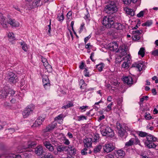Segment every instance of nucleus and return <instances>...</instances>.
<instances>
[{
	"label": "nucleus",
	"mask_w": 158,
	"mask_h": 158,
	"mask_svg": "<svg viewBox=\"0 0 158 158\" xmlns=\"http://www.w3.org/2000/svg\"><path fill=\"white\" fill-rule=\"evenodd\" d=\"M108 4L106 6L105 12L108 14H112L118 10L117 5L118 4V0H109Z\"/></svg>",
	"instance_id": "f257e3e1"
},
{
	"label": "nucleus",
	"mask_w": 158,
	"mask_h": 158,
	"mask_svg": "<svg viewBox=\"0 0 158 158\" xmlns=\"http://www.w3.org/2000/svg\"><path fill=\"white\" fill-rule=\"evenodd\" d=\"M114 18L111 16H105L102 20L103 24L107 28H111L114 23Z\"/></svg>",
	"instance_id": "f03ea898"
},
{
	"label": "nucleus",
	"mask_w": 158,
	"mask_h": 158,
	"mask_svg": "<svg viewBox=\"0 0 158 158\" xmlns=\"http://www.w3.org/2000/svg\"><path fill=\"white\" fill-rule=\"evenodd\" d=\"M6 77L9 82L14 84L16 83L18 80L16 74L11 72H8Z\"/></svg>",
	"instance_id": "7ed1b4c3"
},
{
	"label": "nucleus",
	"mask_w": 158,
	"mask_h": 158,
	"mask_svg": "<svg viewBox=\"0 0 158 158\" xmlns=\"http://www.w3.org/2000/svg\"><path fill=\"white\" fill-rule=\"evenodd\" d=\"M101 132L103 136L112 137L114 135L113 130L109 127H107L105 129L101 130Z\"/></svg>",
	"instance_id": "20e7f679"
},
{
	"label": "nucleus",
	"mask_w": 158,
	"mask_h": 158,
	"mask_svg": "<svg viewBox=\"0 0 158 158\" xmlns=\"http://www.w3.org/2000/svg\"><path fill=\"white\" fill-rule=\"evenodd\" d=\"M34 109V106L33 104L28 106L23 113L24 118H26L31 113Z\"/></svg>",
	"instance_id": "39448f33"
},
{
	"label": "nucleus",
	"mask_w": 158,
	"mask_h": 158,
	"mask_svg": "<svg viewBox=\"0 0 158 158\" xmlns=\"http://www.w3.org/2000/svg\"><path fill=\"white\" fill-rule=\"evenodd\" d=\"M115 148V144L113 143H109L105 144L103 147V149L104 152L108 153L114 149Z\"/></svg>",
	"instance_id": "423d86ee"
},
{
	"label": "nucleus",
	"mask_w": 158,
	"mask_h": 158,
	"mask_svg": "<svg viewBox=\"0 0 158 158\" xmlns=\"http://www.w3.org/2000/svg\"><path fill=\"white\" fill-rule=\"evenodd\" d=\"M117 128L118 129V133L120 137H122L124 136V135H125L126 130H127V128L128 127H125V130H124L123 127L122 125H121L119 123L117 124Z\"/></svg>",
	"instance_id": "0eeeda50"
},
{
	"label": "nucleus",
	"mask_w": 158,
	"mask_h": 158,
	"mask_svg": "<svg viewBox=\"0 0 158 158\" xmlns=\"http://www.w3.org/2000/svg\"><path fill=\"white\" fill-rule=\"evenodd\" d=\"M68 148L69 147H67V146L64 145H58L56 148L57 152L55 151L53 152V153L55 155H57L58 152H61L64 151L66 152L69 151Z\"/></svg>",
	"instance_id": "6e6552de"
},
{
	"label": "nucleus",
	"mask_w": 158,
	"mask_h": 158,
	"mask_svg": "<svg viewBox=\"0 0 158 158\" xmlns=\"http://www.w3.org/2000/svg\"><path fill=\"white\" fill-rule=\"evenodd\" d=\"M131 59V57L130 54H127L125 57L122 58V60L127 61V62H124L122 65V67L124 68H128L129 67V63L128 62Z\"/></svg>",
	"instance_id": "1a4fd4ad"
},
{
	"label": "nucleus",
	"mask_w": 158,
	"mask_h": 158,
	"mask_svg": "<svg viewBox=\"0 0 158 158\" xmlns=\"http://www.w3.org/2000/svg\"><path fill=\"white\" fill-rule=\"evenodd\" d=\"M8 94V88L7 87H5L0 91V98L4 99L6 98Z\"/></svg>",
	"instance_id": "9d476101"
},
{
	"label": "nucleus",
	"mask_w": 158,
	"mask_h": 158,
	"mask_svg": "<svg viewBox=\"0 0 158 158\" xmlns=\"http://www.w3.org/2000/svg\"><path fill=\"white\" fill-rule=\"evenodd\" d=\"M7 23L13 27H18L19 26V23L16 22L14 19L11 18L9 16H8Z\"/></svg>",
	"instance_id": "9b49d317"
},
{
	"label": "nucleus",
	"mask_w": 158,
	"mask_h": 158,
	"mask_svg": "<svg viewBox=\"0 0 158 158\" xmlns=\"http://www.w3.org/2000/svg\"><path fill=\"white\" fill-rule=\"evenodd\" d=\"M44 145L48 150L51 152H54V147L52 145L49 141H45L43 142Z\"/></svg>",
	"instance_id": "f8f14e48"
},
{
	"label": "nucleus",
	"mask_w": 158,
	"mask_h": 158,
	"mask_svg": "<svg viewBox=\"0 0 158 158\" xmlns=\"http://www.w3.org/2000/svg\"><path fill=\"white\" fill-rule=\"evenodd\" d=\"M123 80L125 83L130 85H131L135 83L136 82V81L134 82L131 77L129 76L123 77Z\"/></svg>",
	"instance_id": "ddd939ff"
},
{
	"label": "nucleus",
	"mask_w": 158,
	"mask_h": 158,
	"mask_svg": "<svg viewBox=\"0 0 158 158\" xmlns=\"http://www.w3.org/2000/svg\"><path fill=\"white\" fill-rule=\"evenodd\" d=\"M5 20V17L2 13H0V23L4 28H6L7 27L6 22Z\"/></svg>",
	"instance_id": "4468645a"
},
{
	"label": "nucleus",
	"mask_w": 158,
	"mask_h": 158,
	"mask_svg": "<svg viewBox=\"0 0 158 158\" xmlns=\"http://www.w3.org/2000/svg\"><path fill=\"white\" fill-rule=\"evenodd\" d=\"M92 139L90 138L85 139L83 141L85 147L88 149L91 147L92 146Z\"/></svg>",
	"instance_id": "2eb2a0df"
},
{
	"label": "nucleus",
	"mask_w": 158,
	"mask_h": 158,
	"mask_svg": "<svg viewBox=\"0 0 158 158\" xmlns=\"http://www.w3.org/2000/svg\"><path fill=\"white\" fill-rule=\"evenodd\" d=\"M42 80L43 83L44 88L45 89H48L50 85L48 77L47 76H45L43 78Z\"/></svg>",
	"instance_id": "dca6fc26"
},
{
	"label": "nucleus",
	"mask_w": 158,
	"mask_h": 158,
	"mask_svg": "<svg viewBox=\"0 0 158 158\" xmlns=\"http://www.w3.org/2000/svg\"><path fill=\"white\" fill-rule=\"evenodd\" d=\"M35 154L39 156L42 155L44 152L43 147L41 145H39L36 147L35 148Z\"/></svg>",
	"instance_id": "f3484780"
},
{
	"label": "nucleus",
	"mask_w": 158,
	"mask_h": 158,
	"mask_svg": "<svg viewBox=\"0 0 158 158\" xmlns=\"http://www.w3.org/2000/svg\"><path fill=\"white\" fill-rule=\"evenodd\" d=\"M57 124V123L55 122L52 123L46 127L45 131L46 132H50L52 131L56 127Z\"/></svg>",
	"instance_id": "a211bd4d"
},
{
	"label": "nucleus",
	"mask_w": 158,
	"mask_h": 158,
	"mask_svg": "<svg viewBox=\"0 0 158 158\" xmlns=\"http://www.w3.org/2000/svg\"><path fill=\"white\" fill-rule=\"evenodd\" d=\"M132 66L133 67L137 68L138 69L139 71H140L142 70L143 64L142 63L138 62L133 64Z\"/></svg>",
	"instance_id": "6ab92c4d"
},
{
	"label": "nucleus",
	"mask_w": 158,
	"mask_h": 158,
	"mask_svg": "<svg viewBox=\"0 0 158 158\" xmlns=\"http://www.w3.org/2000/svg\"><path fill=\"white\" fill-rule=\"evenodd\" d=\"M44 121V118L42 117H39L33 125L34 127H38Z\"/></svg>",
	"instance_id": "aec40b11"
},
{
	"label": "nucleus",
	"mask_w": 158,
	"mask_h": 158,
	"mask_svg": "<svg viewBox=\"0 0 158 158\" xmlns=\"http://www.w3.org/2000/svg\"><path fill=\"white\" fill-rule=\"evenodd\" d=\"M146 138L147 140V143L149 142L156 141V138L151 135H147Z\"/></svg>",
	"instance_id": "412c9836"
},
{
	"label": "nucleus",
	"mask_w": 158,
	"mask_h": 158,
	"mask_svg": "<svg viewBox=\"0 0 158 158\" xmlns=\"http://www.w3.org/2000/svg\"><path fill=\"white\" fill-rule=\"evenodd\" d=\"M111 28H114L118 30L122 29L123 25L120 23H116L113 24Z\"/></svg>",
	"instance_id": "4be33fe9"
},
{
	"label": "nucleus",
	"mask_w": 158,
	"mask_h": 158,
	"mask_svg": "<svg viewBox=\"0 0 158 158\" xmlns=\"http://www.w3.org/2000/svg\"><path fill=\"white\" fill-rule=\"evenodd\" d=\"M118 47L117 44L115 42H112L110 45V50L113 51H116L118 49Z\"/></svg>",
	"instance_id": "5701e85b"
},
{
	"label": "nucleus",
	"mask_w": 158,
	"mask_h": 158,
	"mask_svg": "<svg viewBox=\"0 0 158 158\" xmlns=\"http://www.w3.org/2000/svg\"><path fill=\"white\" fill-rule=\"evenodd\" d=\"M118 52H119L120 54V56H123L127 55V52L125 49L122 47H120L118 49L117 51Z\"/></svg>",
	"instance_id": "b1692460"
},
{
	"label": "nucleus",
	"mask_w": 158,
	"mask_h": 158,
	"mask_svg": "<svg viewBox=\"0 0 158 158\" xmlns=\"http://www.w3.org/2000/svg\"><path fill=\"white\" fill-rule=\"evenodd\" d=\"M35 146V144L34 142L29 143H27V145L23 146L22 148L25 149L27 148H31L33 147H34Z\"/></svg>",
	"instance_id": "393cba45"
},
{
	"label": "nucleus",
	"mask_w": 158,
	"mask_h": 158,
	"mask_svg": "<svg viewBox=\"0 0 158 158\" xmlns=\"http://www.w3.org/2000/svg\"><path fill=\"white\" fill-rule=\"evenodd\" d=\"M100 140V139L99 134L98 133H95L94 135V139L92 141L94 143H96L97 142H98Z\"/></svg>",
	"instance_id": "a878e982"
},
{
	"label": "nucleus",
	"mask_w": 158,
	"mask_h": 158,
	"mask_svg": "<svg viewBox=\"0 0 158 158\" xmlns=\"http://www.w3.org/2000/svg\"><path fill=\"white\" fill-rule=\"evenodd\" d=\"M138 0H123V3L126 5H129L132 2L135 3H136Z\"/></svg>",
	"instance_id": "bb28decb"
},
{
	"label": "nucleus",
	"mask_w": 158,
	"mask_h": 158,
	"mask_svg": "<svg viewBox=\"0 0 158 158\" xmlns=\"http://www.w3.org/2000/svg\"><path fill=\"white\" fill-rule=\"evenodd\" d=\"M20 45L22 46V49L25 52H27L28 50L27 45L23 41L20 43Z\"/></svg>",
	"instance_id": "cd10ccee"
},
{
	"label": "nucleus",
	"mask_w": 158,
	"mask_h": 158,
	"mask_svg": "<svg viewBox=\"0 0 158 158\" xmlns=\"http://www.w3.org/2000/svg\"><path fill=\"white\" fill-rule=\"evenodd\" d=\"M67 147H69V150H70V153H72V154L74 155L76 154V150L73 146L69 145Z\"/></svg>",
	"instance_id": "c85d7f7f"
},
{
	"label": "nucleus",
	"mask_w": 158,
	"mask_h": 158,
	"mask_svg": "<svg viewBox=\"0 0 158 158\" xmlns=\"http://www.w3.org/2000/svg\"><path fill=\"white\" fill-rule=\"evenodd\" d=\"M104 67V64L103 63H101L96 65L97 69L100 72H101L102 71Z\"/></svg>",
	"instance_id": "c756f323"
},
{
	"label": "nucleus",
	"mask_w": 158,
	"mask_h": 158,
	"mask_svg": "<svg viewBox=\"0 0 158 158\" xmlns=\"http://www.w3.org/2000/svg\"><path fill=\"white\" fill-rule=\"evenodd\" d=\"M138 54L139 55H140L142 57H143L145 54V49L143 48H140L138 52Z\"/></svg>",
	"instance_id": "7c9ffc66"
},
{
	"label": "nucleus",
	"mask_w": 158,
	"mask_h": 158,
	"mask_svg": "<svg viewBox=\"0 0 158 158\" xmlns=\"http://www.w3.org/2000/svg\"><path fill=\"white\" fill-rule=\"evenodd\" d=\"M126 11L128 15H130L131 16H133L134 15V12L131 9L127 8L126 9Z\"/></svg>",
	"instance_id": "2f4dec72"
},
{
	"label": "nucleus",
	"mask_w": 158,
	"mask_h": 158,
	"mask_svg": "<svg viewBox=\"0 0 158 158\" xmlns=\"http://www.w3.org/2000/svg\"><path fill=\"white\" fill-rule=\"evenodd\" d=\"M133 139L131 138L128 142L125 143V146L127 147L131 146L134 144Z\"/></svg>",
	"instance_id": "473e14b6"
},
{
	"label": "nucleus",
	"mask_w": 158,
	"mask_h": 158,
	"mask_svg": "<svg viewBox=\"0 0 158 158\" xmlns=\"http://www.w3.org/2000/svg\"><path fill=\"white\" fill-rule=\"evenodd\" d=\"M102 148V146L101 145H98L94 149V153H96L100 151Z\"/></svg>",
	"instance_id": "72a5a7b5"
},
{
	"label": "nucleus",
	"mask_w": 158,
	"mask_h": 158,
	"mask_svg": "<svg viewBox=\"0 0 158 158\" xmlns=\"http://www.w3.org/2000/svg\"><path fill=\"white\" fill-rule=\"evenodd\" d=\"M116 153L119 156H123L125 155V152L122 150H118L116 152Z\"/></svg>",
	"instance_id": "f704fd0d"
},
{
	"label": "nucleus",
	"mask_w": 158,
	"mask_h": 158,
	"mask_svg": "<svg viewBox=\"0 0 158 158\" xmlns=\"http://www.w3.org/2000/svg\"><path fill=\"white\" fill-rule=\"evenodd\" d=\"M57 19L59 21L62 22L64 19L63 14L62 13L61 15L60 14H59L57 15Z\"/></svg>",
	"instance_id": "c9c22d12"
},
{
	"label": "nucleus",
	"mask_w": 158,
	"mask_h": 158,
	"mask_svg": "<svg viewBox=\"0 0 158 158\" xmlns=\"http://www.w3.org/2000/svg\"><path fill=\"white\" fill-rule=\"evenodd\" d=\"M44 158H54L53 154L50 152H48L45 155H44Z\"/></svg>",
	"instance_id": "e433bc0d"
},
{
	"label": "nucleus",
	"mask_w": 158,
	"mask_h": 158,
	"mask_svg": "<svg viewBox=\"0 0 158 158\" xmlns=\"http://www.w3.org/2000/svg\"><path fill=\"white\" fill-rule=\"evenodd\" d=\"M147 146L149 148H154L156 147V145L152 142L148 143Z\"/></svg>",
	"instance_id": "4c0bfd02"
},
{
	"label": "nucleus",
	"mask_w": 158,
	"mask_h": 158,
	"mask_svg": "<svg viewBox=\"0 0 158 158\" xmlns=\"http://www.w3.org/2000/svg\"><path fill=\"white\" fill-rule=\"evenodd\" d=\"M152 24V21H148L146 22L145 23H143L142 24V25L143 26H151Z\"/></svg>",
	"instance_id": "58836bf2"
},
{
	"label": "nucleus",
	"mask_w": 158,
	"mask_h": 158,
	"mask_svg": "<svg viewBox=\"0 0 158 158\" xmlns=\"http://www.w3.org/2000/svg\"><path fill=\"white\" fill-rule=\"evenodd\" d=\"M148 133L140 131L139 133V136L141 137H144L147 136Z\"/></svg>",
	"instance_id": "ea45409f"
},
{
	"label": "nucleus",
	"mask_w": 158,
	"mask_h": 158,
	"mask_svg": "<svg viewBox=\"0 0 158 158\" xmlns=\"http://www.w3.org/2000/svg\"><path fill=\"white\" fill-rule=\"evenodd\" d=\"M63 139V142L64 143L67 145H69L70 143L69 140L65 137H64Z\"/></svg>",
	"instance_id": "a19ab883"
},
{
	"label": "nucleus",
	"mask_w": 158,
	"mask_h": 158,
	"mask_svg": "<svg viewBox=\"0 0 158 158\" xmlns=\"http://www.w3.org/2000/svg\"><path fill=\"white\" fill-rule=\"evenodd\" d=\"M41 0H36L35 2H33L32 5L34 7H36L39 6V3L40 2Z\"/></svg>",
	"instance_id": "79ce46f5"
},
{
	"label": "nucleus",
	"mask_w": 158,
	"mask_h": 158,
	"mask_svg": "<svg viewBox=\"0 0 158 158\" xmlns=\"http://www.w3.org/2000/svg\"><path fill=\"white\" fill-rule=\"evenodd\" d=\"M88 149L86 148H84L81 151V153L82 155H86L87 154V152H86L88 150Z\"/></svg>",
	"instance_id": "37998d69"
},
{
	"label": "nucleus",
	"mask_w": 158,
	"mask_h": 158,
	"mask_svg": "<svg viewBox=\"0 0 158 158\" xmlns=\"http://www.w3.org/2000/svg\"><path fill=\"white\" fill-rule=\"evenodd\" d=\"M46 69L47 70V71L48 72H52V68L50 64H48L46 67H45Z\"/></svg>",
	"instance_id": "c03bdc74"
},
{
	"label": "nucleus",
	"mask_w": 158,
	"mask_h": 158,
	"mask_svg": "<svg viewBox=\"0 0 158 158\" xmlns=\"http://www.w3.org/2000/svg\"><path fill=\"white\" fill-rule=\"evenodd\" d=\"M78 119L77 120L79 121H80L81 120H82L84 119H86V117L83 115H80L77 117Z\"/></svg>",
	"instance_id": "a18cd8bd"
},
{
	"label": "nucleus",
	"mask_w": 158,
	"mask_h": 158,
	"mask_svg": "<svg viewBox=\"0 0 158 158\" xmlns=\"http://www.w3.org/2000/svg\"><path fill=\"white\" fill-rule=\"evenodd\" d=\"M132 138L134 140V144H136L139 143L140 141L137 137L135 136L134 138Z\"/></svg>",
	"instance_id": "49530a36"
},
{
	"label": "nucleus",
	"mask_w": 158,
	"mask_h": 158,
	"mask_svg": "<svg viewBox=\"0 0 158 158\" xmlns=\"http://www.w3.org/2000/svg\"><path fill=\"white\" fill-rule=\"evenodd\" d=\"M144 117L146 119L148 120H150L152 118L151 116L150 115L149 113H146Z\"/></svg>",
	"instance_id": "de8ad7c7"
},
{
	"label": "nucleus",
	"mask_w": 158,
	"mask_h": 158,
	"mask_svg": "<svg viewBox=\"0 0 158 158\" xmlns=\"http://www.w3.org/2000/svg\"><path fill=\"white\" fill-rule=\"evenodd\" d=\"M133 40H138L140 39L139 36L137 34L133 35V36L132 37Z\"/></svg>",
	"instance_id": "09e8293b"
},
{
	"label": "nucleus",
	"mask_w": 158,
	"mask_h": 158,
	"mask_svg": "<svg viewBox=\"0 0 158 158\" xmlns=\"http://www.w3.org/2000/svg\"><path fill=\"white\" fill-rule=\"evenodd\" d=\"M8 90L9 91V94L11 96L14 95L15 94V91L13 90L8 88Z\"/></svg>",
	"instance_id": "8fccbe9b"
},
{
	"label": "nucleus",
	"mask_w": 158,
	"mask_h": 158,
	"mask_svg": "<svg viewBox=\"0 0 158 158\" xmlns=\"http://www.w3.org/2000/svg\"><path fill=\"white\" fill-rule=\"evenodd\" d=\"M152 54L155 56H158V49H156L152 52Z\"/></svg>",
	"instance_id": "3c124183"
},
{
	"label": "nucleus",
	"mask_w": 158,
	"mask_h": 158,
	"mask_svg": "<svg viewBox=\"0 0 158 158\" xmlns=\"http://www.w3.org/2000/svg\"><path fill=\"white\" fill-rule=\"evenodd\" d=\"M144 14V12L143 11H141L137 15V16L138 17L140 18L143 16Z\"/></svg>",
	"instance_id": "603ef678"
},
{
	"label": "nucleus",
	"mask_w": 158,
	"mask_h": 158,
	"mask_svg": "<svg viewBox=\"0 0 158 158\" xmlns=\"http://www.w3.org/2000/svg\"><path fill=\"white\" fill-rule=\"evenodd\" d=\"M51 19L50 20V23H49V24L48 25V34L49 35L51 33Z\"/></svg>",
	"instance_id": "864d4df0"
},
{
	"label": "nucleus",
	"mask_w": 158,
	"mask_h": 158,
	"mask_svg": "<svg viewBox=\"0 0 158 158\" xmlns=\"http://www.w3.org/2000/svg\"><path fill=\"white\" fill-rule=\"evenodd\" d=\"M100 106L99 105V103L98 102H96L93 106V108L97 109L100 108Z\"/></svg>",
	"instance_id": "5fc2aeb1"
},
{
	"label": "nucleus",
	"mask_w": 158,
	"mask_h": 158,
	"mask_svg": "<svg viewBox=\"0 0 158 158\" xmlns=\"http://www.w3.org/2000/svg\"><path fill=\"white\" fill-rule=\"evenodd\" d=\"M63 114H61L58 116L57 117H56L55 118L56 120H61L63 118Z\"/></svg>",
	"instance_id": "6e6d98bb"
},
{
	"label": "nucleus",
	"mask_w": 158,
	"mask_h": 158,
	"mask_svg": "<svg viewBox=\"0 0 158 158\" xmlns=\"http://www.w3.org/2000/svg\"><path fill=\"white\" fill-rule=\"evenodd\" d=\"M132 33L133 35H139L141 34V33L140 32V31L139 30H137L136 31H132Z\"/></svg>",
	"instance_id": "4d7b16f0"
},
{
	"label": "nucleus",
	"mask_w": 158,
	"mask_h": 158,
	"mask_svg": "<svg viewBox=\"0 0 158 158\" xmlns=\"http://www.w3.org/2000/svg\"><path fill=\"white\" fill-rule=\"evenodd\" d=\"M18 100L16 99V98L15 97L13 98L10 100V102L12 103H15L18 102L17 101Z\"/></svg>",
	"instance_id": "13d9d810"
},
{
	"label": "nucleus",
	"mask_w": 158,
	"mask_h": 158,
	"mask_svg": "<svg viewBox=\"0 0 158 158\" xmlns=\"http://www.w3.org/2000/svg\"><path fill=\"white\" fill-rule=\"evenodd\" d=\"M8 36L10 39H13L14 38V35L12 33H9Z\"/></svg>",
	"instance_id": "bf43d9fd"
},
{
	"label": "nucleus",
	"mask_w": 158,
	"mask_h": 158,
	"mask_svg": "<svg viewBox=\"0 0 158 158\" xmlns=\"http://www.w3.org/2000/svg\"><path fill=\"white\" fill-rule=\"evenodd\" d=\"M87 71V69H85L84 70V75L85 77H89V73Z\"/></svg>",
	"instance_id": "052dcab7"
},
{
	"label": "nucleus",
	"mask_w": 158,
	"mask_h": 158,
	"mask_svg": "<svg viewBox=\"0 0 158 158\" xmlns=\"http://www.w3.org/2000/svg\"><path fill=\"white\" fill-rule=\"evenodd\" d=\"M88 106H83L80 107V109L81 110L82 112L85 111V109Z\"/></svg>",
	"instance_id": "680f3d73"
},
{
	"label": "nucleus",
	"mask_w": 158,
	"mask_h": 158,
	"mask_svg": "<svg viewBox=\"0 0 158 158\" xmlns=\"http://www.w3.org/2000/svg\"><path fill=\"white\" fill-rule=\"evenodd\" d=\"M15 97L16 98V99L18 100V101H17L18 102H19V101H21L22 100V97L19 95H18Z\"/></svg>",
	"instance_id": "e2e57ef3"
},
{
	"label": "nucleus",
	"mask_w": 158,
	"mask_h": 158,
	"mask_svg": "<svg viewBox=\"0 0 158 158\" xmlns=\"http://www.w3.org/2000/svg\"><path fill=\"white\" fill-rule=\"evenodd\" d=\"M91 35H89V36L85 38L84 41L85 43H86L87 42L88 40L91 38Z\"/></svg>",
	"instance_id": "0e129e2a"
},
{
	"label": "nucleus",
	"mask_w": 158,
	"mask_h": 158,
	"mask_svg": "<svg viewBox=\"0 0 158 158\" xmlns=\"http://www.w3.org/2000/svg\"><path fill=\"white\" fill-rule=\"evenodd\" d=\"M84 26V24L82 23L81 24L80 29L79 31V33H81L83 30Z\"/></svg>",
	"instance_id": "69168bd1"
},
{
	"label": "nucleus",
	"mask_w": 158,
	"mask_h": 158,
	"mask_svg": "<svg viewBox=\"0 0 158 158\" xmlns=\"http://www.w3.org/2000/svg\"><path fill=\"white\" fill-rule=\"evenodd\" d=\"M41 59L42 60L41 61L43 63H44L47 61V60L46 58H43V57L42 56L41 57Z\"/></svg>",
	"instance_id": "338daca9"
},
{
	"label": "nucleus",
	"mask_w": 158,
	"mask_h": 158,
	"mask_svg": "<svg viewBox=\"0 0 158 158\" xmlns=\"http://www.w3.org/2000/svg\"><path fill=\"white\" fill-rule=\"evenodd\" d=\"M107 158H114L113 156L111 154H109L107 156Z\"/></svg>",
	"instance_id": "774afa93"
}]
</instances>
